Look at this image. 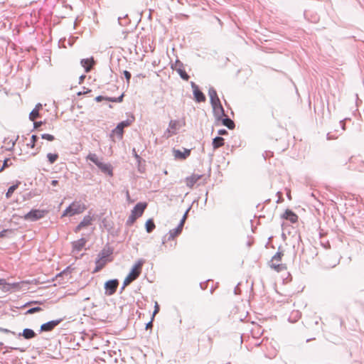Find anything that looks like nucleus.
<instances>
[{
  "instance_id": "nucleus-1",
  "label": "nucleus",
  "mask_w": 364,
  "mask_h": 364,
  "mask_svg": "<svg viewBox=\"0 0 364 364\" xmlns=\"http://www.w3.org/2000/svg\"><path fill=\"white\" fill-rule=\"evenodd\" d=\"M87 160H90L92 163H94L100 169V171L105 173L109 175V176H113V168L110 164H105L102 162L97 156L96 154L90 153L87 157Z\"/></svg>"
},
{
  "instance_id": "nucleus-2",
  "label": "nucleus",
  "mask_w": 364,
  "mask_h": 364,
  "mask_svg": "<svg viewBox=\"0 0 364 364\" xmlns=\"http://www.w3.org/2000/svg\"><path fill=\"white\" fill-rule=\"evenodd\" d=\"M146 203H138L132 209L131 215L129 216L126 221V225L131 226L134 224L136 220L142 215L144 210L146 208Z\"/></svg>"
},
{
  "instance_id": "nucleus-3",
  "label": "nucleus",
  "mask_w": 364,
  "mask_h": 364,
  "mask_svg": "<svg viewBox=\"0 0 364 364\" xmlns=\"http://www.w3.org/2000/svg\"><path fill=\"white\" fill-rule=\"evenodd\" d=\"M143 264L144 261L139 260L132 267L129 274L124 280V287H127L139 277L141 272Z\"/></svg>"
},
{
  "instance_id": "nucleus-4",
  "label": "nucleus",
  "mask_w": 364,
  "mask_h": 364,
  "mask_svg": "<svg viewBox=\"0 0 364 364\" xmlns=\"http://www.w3.org/2000/svg\"><path fill=\"white\" fill-rule=\"evenodd\" d=\"M86 209L84 204L80 202L72 203L63 212L62 217L73 216L82 213Z\"/></svg>"
},
{
  "instance_id": "nucleus-5",
  "label": "nucleus",
  "mask_w": 364,
  "mask_h": 364,
  "mask_svg": "<svg viewBox=\"0 0 364 364\" xmlns=\"http://www.w3.org/2000/svg\"><path fill=\"white\" fill-rule=\"evenodd\" d=\"M48 213L46 210L32 209L22 218L24 220L28 222H35L45 217Z\"/></svg>"
},
{
  "instance_id": "nucleus-6",
  "label": "nucleus",
  "mask_w": 364,
  "mask_h": 364,
  "mask_svg": "<svg viewBox=\"0 0 364 364\" xmlns=\"http://www.w3.org/2000/svg\"><path fill=\"white\" fill-rule=\"evenodd\" d=\"M280 247L279 248V250ZM284 254L281 251H278L272 258L271 261L269 262V266L271 268L276 270L277 272H282L284 269H286V267L284 264L282 263H279L282 260V257H283Z\"/></svg>"
},
{
  "instance_id": "nucleus-7",
  "label": "nucleus",
  "mask_w": 364,
  "mask_h": 364,
  "mask_svg": "<svg viewBox=\"0 0 364 364\" xmlns=\"http://www.w3.org/2000/svg\"><path fill=\"white\" fill-rule=\"evenodd\" d=\"M134 121V117L132 116L131 118L119 122L117 127L112 130V132L117 135L119 139H122L124 134V129L130 126Z\"/></svg>"
},
{
  "instance_id": "nucleus-8",
  "label": "nucleus",
  "mask_w": 364,
  "mask_h": 364,
  "mask_svg": "<svg viewBox=\"0 0 364 364\" xmlns=\"http://www.w3.org/2000/svg\"><path fill=\"white\" fill-rule=\"evenodd\" d=\"M119 285V281L117 279H110L105 282V294L108 296L114 294Z\"/></svg>"
},
{
  "instance_id": "nucleus-9",
  "label": "nucleus",
  "mask_w": 364,
  "mask_h": 364,
  "mask_svg": "<svg viewBox=\"0 0 364 364\" xmlns=\"http://www.w3.org/2000/svg\"><path fill=\"white\" fill-rule=\"evenodd\" d=\"M183 228L181 224L169 231L168 235L164 236L162 239V244L164 245L167 241L173 240L176 236L179 235L182 232Z\"/></svg>"
},
{
  "instance_id": "nucleus-10",
  "label": "nucleus",
  "mask_w": 364,
  "mask_h": 364,
  "mask_svg": "<svg viewBox=\"0 0 364 364\" xmlns=\"http://www.w3.org/2000/svg\"><path fill=\"white\" fill-rule=\"evenodd\" d=\"M63 321V318L52 320L41 326L40 332H49L53 331L57 326Z\"/></svg>"
},
{
  "instance_id": "nucleus-11",
  "label": "nucleus",
  "mask_w": 364,
  "mask_h": 364,
  "mask_svg": "<svg viewBox=\"0 0 364 364\" xmlns=\"http://www.w3.org/2000/svg\"><path fill=\"white\" fill-rule=\"evenodd\" d=\"M191 87L193 88V92L194 99L198 102H202L205 101V95L200 90L198 86L193 82H191Z\"/></svg>"
},
{
  "instance_id": "nucleus-12",
  "label": "nucleus",
  "mask_w": 364,
  "mask_h": 364,
  "mask_svg": "<svg viewBox=\"0 0 364 364\" xmlns=\"http://www.w3.org/2000/svg\"><path fill=\"white\" fill-rule=\"evenodd\" d=\"M211 105L213 109L214 115L218 120H220L222 117L225 116V110L220 102Z\"/></svg>"
},
{
  "instance_id": "nucleus-13",
  "label": "nucleus",
  "mask_w": 364,
  "mask_h": 364,
  "mask_svg": "<svg viewBox=\"0 0 364 364\" xmlns=\"http://www.w3.org/2000/svg\"><path fill=\"white\" fill-rule=\"evenodd\" d=\"M173 156L176 159L180 160H184L187 159L191 154V149H183V151L179 149L173 150Z\"/></svg>"
},
{
  "instance_id": "nucleus-14",
  "label": "nucleus",
  "mask_w": 364,
  "mask_h": 364,
  "mask_svg": "<svg viewBox=\"0 0 364 364\" xmlns=\"http://www.w3.org/2000/svg\"><path fill=\"white\" fill-rule=\"evenodd\" d=\"M92 220V219L91 216H85L82 220L75 227L74 231L75 232H80L83 228L90 225Z\"/></svg>"
},
{
  "instance_id": "nucleus-15",
  "label": "nucleus",
  "mask_w": 364,
  "mask_h": 364,
  "mask_svg": "<svg viewBox=\"0 0 364 364\" xmlns=\"http://www.w3.org/2000/svg\"><path fill=\"white\" fill-rule=\"evenodd\" d=\"M37 336L36 333L31 328H24L21 333L18 334V336H23L26 340H30Z\"/></svg>"
},
{
  "instance_id": "nucleus-16",
  "label": "nucleus",
  "mask_w": 364,
  "mask_h": 364,
  "mask_svg": "<svg viewBox=\"0 0 364 364\" xmlns=\"http://www.w3.org/2000/svg\"><path fill=\"white\" fill-rule=\"evenodd\" d=\"M176 64H179V68H176V70L177 71L180 77L184 80H188L190 76L183 69V64L179 60H176Z\"/></svg>"
},
{
  "instance_id": "nucleus-17",
  "label": "nucleus",
  "mask_w": 364,
  "mask_h": 364,
  "mask_svg": "<svg viewBox=\"0 0 364 364\" xmlns=\"http://www.w3.org/2000/svg\"><path fill=\"white\" fill-rule=\"evenodd\" d=\"M87 240L84 237L79 239L78 240L73 242V251L80 252L85 245Z\"/></svg>"
},
{
  "instance_id": "nucleus-18",
  "label": "nucleus",
  "mask_w": 364,
  "mask_h": 364,
  "mask_svg": "<svg viewBox=\"0 0 364 364\" xmlns=\"http://www.w3.org/2000/svg\"><path fill=\"white\" fill-rule=\"evenodd\" d=\"M80 64L85 68V71L86 73H89L91 70L92 67L94 64L93 58H91L82 59L80 61Z\"/></svg>"
},
{
  "instance_id": "nucleus-19",
  "label": "nucleus",
  "mask_w": 364,
  "mask_h": 364,
  "mask_svg": "<svg viewBox=\"0 0 364 364\" xmlns=\"http://www.w3.org/2000/svg\"><path fill=\"white\" fill-rule=\"evenodd\" d=\"M283 218L289 220L291 223H296L298 220V216L291 210H286L282 215Z\"/></svg>"
},
{
  "instance_id": "nucleus-20",
  "label": "nucleus",
  "mask_w": 364,
  "mask_h": 364,
  "mask_svg": "<svg viewBox=\"0 0 364 364\" xmlns=\"http://www.w3.org/2000/svg\"><path fill=\"white\" fill-rule=\"evenodd\" d=\"M208 95L210 97V104L214 105L220 102V99L218 96L216 90L213 87H210L208 90Z\"/></svg>"
},
{
  "instance_id": "nucleus-21",
  "label": "nucleus",
  "mask_w": 364,
  "mask_h": 364,
  "mask_svg": "<svg viewBox=\"0 0 364 364\" xmlns=\"http://www.w3.org/2000/svg\"><path fill=\"white\" fill-rule=\"evenodd\" d=\"M203 176L199 174H193L192 176L186 178V185L191 188L195 183L201 178Z\"/></svg>"
},
{
  "instance_id": "nucleus-22",
  "label": "nucleus",
  "mask_w": 364,
  "mask_h": 364,
  "mask_svg": "<svg viewBox=\"0 0 364 364\" xmlns=\"http://www.w3.org/2000/svg\"><path fill=\"white\" fill-rule=\"evenodd\" d=\"M220 120L222 121V124L223 126H225L229 129H232L235 127L234 122L227 115L225 114L223 117H222Z\"/></svg>"
},
{
  "instance_id": "nucleus-23",
  "label": "nucleus",
  "mask_w": 364,
  "mask_h": 364,
  "mask_svg": "<svg viewBox=\"0 0 364 364\" xmlns=\"http://www.w3.org/2000/svg\"><path fill=\"white\" fill-rule=\"evenodd\" d=\"M42 108V105L38 103L36 105V107L29 114V119L31 121H34V119L39 117V110Z\"/></svg>"
},
{
  "instance_id": "nucleus-24",
  "label": "nucleus",
  "mask_w": 364,
  "mask_h": 364,
  "mask_svg": "<svg viewBox=\"0 0 364 364\" xmlns=\"http://www.w3.org/2000/svg\"><path fill=\"white\" fill-rule=\"evenodd\" d=\"M213 147L214 149H217L224 144V139L222 136H216L213 140Z\"/></svg>"
},
{
  "instance_id": "nucleus-25",
  "label": "nucleus",
  "mask_w": 364,
  "mask_h": 364,
  "mask_svg": "<svg viewBox=\"0 0 364 364\" xmlns=\"http://www.w3.org/2000/svg\"><path fill=\"white\" fill-rule=\"evenodd\" d=\"M156 228L153 219H149L145 224V228L148 233H151Z\"/></svg>"
},
{
  "instance_id": "nucleus-26",
  "label": "nucleus",
  "mask_w": 364,
  "mask_h": 364,
  "mask_svg": "<svg viewBox=\"0 0 364 364\" xmlns=\"http://www.w3.org/2000/svg\"><path fill=\"white\" fill-rule=\"evenodd\" d=\"M19 184H20V183L18 182L17 183L14 184L9 188L7 192L6 193V198H10L11 197L14 192L18 188Z\"/></svg>"
},
{
  "instance_id": "nucleus-27",
  "label": "nucleus",
  "mask_w": 364,
  "mask_h": 364,
  "mask_svg": "<svg viewBox=\"0 0 364 364\" xmlns=\"http://www.w3.org/2000/svg\"><path fill=\"white\" fill-rule=\"evenodd\" d=\"M95 263H96V267L93 271L94 273H96V272H98L99 271H100L105 265L106 262H105V260H101V259H97Z\"/></svg>"
},
{
  "instance_id": "nucleus-28",
  "label": "nucleus",
  "mask_w": 364,
  "mask_h": 364,
  "mask_svg": "<svg viewBox=\"0 0 364 364\" xmlns=\"http://www.w3.org/2000/svg\"><path fill=\"white\" fill-rule=\"evenodd\" d=\"M0 286H3V288L6 291H9L11 288V287H15L16 286V284H9L6 282V279H0Z\"/></svg>"
},
{
  "instance_id": "nucleus-29",
  "label": "nucleus",
  "mask_w": 364,
  "mask_h": 364,
  "mask_svg": "<svg viewBox=\"0 0 364 364\" xmlns=\"http://www.w3.org/2000/svg\"><path fill=\"white\" fill-rule=\"evenodd\" d=\"M47 159H48V161H49V163L50 164H54L57 159H58V154H52V153H48L47 154Z\"/></svg>"
},
{
  "instance_id": "nucleus-30",
  "label": "nucleus",
  "mask_w": 364,
  "mask_h": 364,
  "mask_svg": "<svg viewBox=\"0 0 364 364\" xmlns=\"http://www.w3.org/2000/svg\"><path fill=\"white\" fill-rule=\"evenodd\" d=\"M43 309L42 308L39 307V306H36V307H32V308H30L29 309H28L26 312V314H35V313H37V312H40Z\"/></svg>"
},
{
  "instance_id": "nucleus-31",
  "label": "nucleus",
  "mask_w": 364,
  "mask_h": 364,
  "mask_svg": "<svg viewBox=\"0 0 364 364\" xmlns=\"http://www.w3.org/2000/svg\"><path fill=\"white\" fill-rule=\"evenodd\" d=\"M12 165L11 161L10 159H5L4 160L3 166L0 168V171H2L4 168L9 167Z\"/></svg>"
},
{
  "instance_id": "nucleus-32",
  "label": "nucleus",
  "mask_w": 364,
  "mask_h": 364,
  "mask_svg": "<svg viewBox=\"0 0 364 364\" xmlns=\"http://www.w3.org/2000/svg\"><path fill=\"white\" fill-rule=\"evenodd\" d=\"M38 139L39 138H38V136L37 135L33 134L31 136V142H30V146H31V148H34L35 147L36 144L38 141Z\"/></svg>"
},
{
  "instance_id": "nucleus-33",
  "label": "nucleus",
  "mask_w": 364,
  "mask_h": 364,
  "mask_svg": "<svg viewBox=\"0 0 364 364\" xmlns=\"http://www.w3.org/2000/svg\"><path fill=\"white\" fill-rule=\"evenodd\" d=\"M41 138L50 141H52L55 139V136L50 134H41Z\"/></svg>"
},
{
  "instance_id": "nucleus-34",
  "label": "nucleus",
  "mask_w": 364,
  "mask_h": 364,
  "mask_svg": "<svg viewBox=\"0 0 364 364\" xmlns=\"http://www.w3.org/2000/svg\"><path fill=\"white\" fill-rule=\"evenodd\" d=\"M123 73H124V77L127 80V83L129 84L130 82V79L132 77L131 73L127 70H124Z\"/></svg>"
},
{
  "instance_id": "nucleus-35",
  "label": "nucleus",
  "mask_w": 364,
  "mask_h": 364,
  "mask_svg": "<svg viewBox=\"0 0 364 364\" xmlns=\"http://www.w3.org/2000/svg\"><path fill=\"white\" fill-rule=\"evenodd\" d=\"M178 122L176 120H171L169 122V128L171 129H176L177 126Z\"/></svg>"
},
{
  "instance_id": "nucleus-36",
  "label": "nucleus",
  "mask_w": 364,
  "mask_h": 364,
  "mask_svg": "<svg viewBox=\"0 0 364 364\" xmlns=\"http://www.w3.org/2000/svg\"><path fill=\"white\" fill-rule=\"evenodd\" d=\"M108 255L105 253V250H102L99 253L97 259L104 260V259Z\"/></svg>"
},
{
  "instance_id": "nucleus-37",
  "label": "nucleus",
  "mask_w": 364,
  "mask_h": 364,
  "mask_svg": "<svg viewBox=\"0 0 364 364\" xmlns=\"http://www.w3.org/2000/svg\"><path fill=\"white\" fill-rule=\"evenodd\" d=\"M132 154L134 157L136 159V161L140 163L141 158L138 155V154L136 151V149L134 148L132 149Z\"/></svg>"
},
{
  "instance_id": "nucleus-38",
  "label": "nucleus",
  "mask_w": 364,
  "mask_h": 364,
  "mask_svg": "<svg viewBox=\"0 0 364 364\" xmlns=\"http://www.w3.org/2000/svg\"><path fill=\"white\" fill-rule=\"evenodd\" d=\"M189 210H190V208H188V209L186 211L185 214L183 215V216L182 219H181V221H180V223H179V224H181V225H182V228H183V225H184L185 220H186V219L187 214H188V212L189 211Z\"/></svg>"
},
{
  "instance_id": "nucleus-39",
  "label": "nucleus",
  "mask_w": 364,
  "mask_h": 364,
  "mask_svg": "<svg viewBox=\"0 0 364 364\" xmlns=\"http://www.w3.org/2000/svg\"><path fill=\"white\" fill-rule=\"evenodd\" d=\"M159 305L158 304L157 302L155 303V305H154V313H153V317L159 311Z\"/></svg>"
},
{
  "instance_id": "nucleus-40",
  "label": "nucleus",
  "mask_w": 364,
  "mask_h": 364,
  "mask_svg": "<svg viewBox=\"0 0 364 364\" xmlns=\"http://www.w3.org/2000/svg\"><path fill=\"white\" fill-rule=\"evenodd\" d=\"M106 97H107L99 95V96L95 97V101L97 102H102L103 100H106Z\"/></svg>"
},
{
  "instance_id": "nucleus-41",
  "label": "nucleus",
  "mask_w": 364,
  "mask_h": 364,
  "mask_svg": "<svg viewBox=\"0 0 364 364\" xmlns=\"http://www.w3.org/2000/svg\"><path fill=\"white\" fill-rule=\"evenodd\" d=\"M0 332H2V333H11L12 334H15L14 332L7 329V328H2V327H0Z\"/></svg>"
},
{
  "instance_id": "nucleus-42",
  "label": "nucleus",
  "mask_w": 364,
  "mask_h": 364,
  "mask_svg": "<svg viewBox=\"0 0 364 364\" xmlns=\"http://www.w3.org/2000/svg\"><path fill=\"white\" fill-rule=\"evenodd\" d=\"M6 348H9L11 350H19L20 352H24L25 351V349L21 348H16V347L6 346Z\"/></svg>"
},
{
  "instance_id": "nucleus-43",
  "label": "nucleus",
  "mask_w": 364,
  "mask_h": 364,
  "mask_svg": "<svg viewBox=\"0 0 364 364\" xmlns=\"http://www.w3.org/2000/svg\"><path fill=\"white\" fill-rule=\"evenodd\" d=\"M218 134L219 135H225V134H228V131L225 129H222L218 130Z\"/></svg>"
},
{
  "instance_id": "nucleus-44",
  "label": "nucleus",
  "mask_w": 364,
  "mask_h": 364,
  "mask_svg": "<svg viewBox=\"0 0 364 364\" xmlns=\"http://www.w3.org/2000/svg\"><path fill=\"white\" fill-rule=\"evenodd\" d=\"M43 124V122H34V128L38 129Z\"/></svg>"
},
{
  "instance_id": "nucleus-45",
  "label": "nucleus",
  "mask_w": 364,
  "mask_h": 364,
  "mask_svg": "<svg viewBox=\"0 0 364 364\" xmlns=\"http://www.w3.org/2000/svg\"><path fill=\"white\" fill-rule=\"evenodd\" d=\"M106 100L112 102H117L116 97H107Z\"/></svg>"
},
{
  "instance_id": "nucleus-46",
  "label": "nucleus",
  "mask_w": 364,
  "mask_h": 364,
  "mask_svg": "<svg viewBox=\"0 0 364 364\" xmlns=\"http://www.w3.org/2000/svg\"><path fill=\"white\" fill-rule=\"evenodd\" d=\"M123 98H124V94H122L118 97H116L117 102H122L123 101Z\"/></svg>"
},
{
  "instance_id": "nucleus-47",
  "label": "nucleus",
  "mask_w": 364,
  "mask_h": 364,
  "mask_svg": "<svg viewBox=\"0 0 364 364\" xmlns=\"http://www.w3.org/2000/svg\"><path fill=\"white\" fill-rule=\"evenodd\" d=\"M9 231V230H4L0 232V238L6 236V233Z\"/></svg>"
},
{
  "instance_id": "nucleus-48",
  "label": "nucleus",
  "mask_w": 364,
  "mask_h": 364,
  "mask_svg": "<svg viewBox=\"0 0 364 364\" xmlns=\"http://www.w3.org/2000/svg\"><path fill=\"white\" fill-rule=\"evenodd\" d=\"M340 124L341 126L342 129L345 130L346 129L345 119L340 121Z\"/></svg>"
},
{
  "instance_id": "nucleus-49",
  "label": "nucleus",
  "mask_w": 364,
  "mask_h": 364,
  "mask_svg": "<svg viewBox=\"0 0 364 364\" xmlns=\"http://www.w3.org/2000/svg\"><path fill=\"white\" fill-rule=\"evenodd\" d=\"M58 183H59V182H58V180H53V181H51V182H50V184H51V186H56L58 184Z\"/></svg>"
},
{
  "instance_id": "nucleus-50",
  "label": "nucleus",
  "mask_w": 364,
  "mask_h": 364,
  "mask_svg": "<svg viewBox=\"0 0 364 364\" xmlns=\"http://www.w3.org/2000/svg\"><path fill=\"white\" fill-rule=\"evenodd\" d=\"M152 326H153V324H152V321H149V323H146V329H149V328H151Z\"/></svg>"
},
{
  "instance_id": "nucleus-51",
  "label": "nucleus",
  "mask_w": 364,
  "mask_h": 364,
  "mask_svg": "<svg viewBox=\"0 0 364 364\" xmlns=\"http://www.w3.org/2000/svg\"><path fill=\"white\" fill-rule=\"evenodd\" d=\"M85 75H82L80 77V78H79V80H80V82H80V83H82V82H83V80H85Z\"/></svg>"
},
{
  "instance_id": "nucleus-52",
  "label": "nucleus",
  "mask_w": 364,
  "mask_h": 364,
  "mask_svg": "<svg viewBox=\"0 0 364 364\" xmlns=\"http://www.w3.org/2000/svg\"><path fill=\"white\" fill-rule=\"evenodd\" d=\"M171 68L173 69L176 70V68H179V64H176V63H175L173 65H172Z\"/></svg>"
},
{
  "instance_id": "nucleus-53",
  "label": "nucleus",
  "mask_w": 364,
  "mask_h": 364,
  "mask_svg": "<svg viewBox=\"0 0 364 364\" xmlns=\"http://www.w3.org/2000/svg\"><path fill=\"white\" fill-rule=\"evenodd\" d=\"M38 303H39V301H31V302H30V303H27V304H26V306H27V305H28V304H38Z\"/></svg>"
},
{
  "instance_id": "nucleus-54",
  "label": "nucleus",
  "mask_w": 364,
  "mask_h": 364,
  "mask_svg": "<svg viewBox=\"0 0 364 364\" xmlns=\"http://www.w3.org/2000/svg\"><path fill=\"white\" fill-rule=\"evenodd\" d=\"M200 288H201L202 289H206V287H205V286H204V284H203V283H200Z\"/></svg>"
},
{
  "instance_id": "nucleus-55",
  "label": "nucleus",
  "mask_w": 364,
  "mask_h": 364,
  "mask_svg": "<svg viewBox=\"0 0 364 364\" xmlns=\"http://www.w3.org/2000/svg\"><path fill=\"white\" fill-rule=\"evenodd\" d=\"M90 92V90H87V92H85V93H87V92ZM83 93H84V92H79L77 93V95H82Z\"/></svg>"
},
{
  "instance_id": "nucleus-56",
  "label": "nucleus",
  "mask_w": 364,
  "mask_h": 364,
  "mask_svg": "<svg viewBox=\"0 0 364 364\" xmlns=\"http://www.w3.org/2000/svg\"><path fill=\"white\" fill-rule=\"evenodd\" d=\"M319 320H321V318L316 319V320L314 321L315 325H318V324Z\"/></svg>"
},
{
  "instance_id": "nucleus-57",
  "label": "nucleus",
  "mask_w": 364,
  "mask_h": 364,
  "mask_svg": "<svg viewBox=\"0 0 364 364\" xmlns=\"http://www.w3.org/2000/svg\"><path fill=\"white\" fill-rule=\"evenodd\" d=\"M129 191H127V198L129 199Z\"/></svg>"
},
{
  "instance_id": "nucleus-58",
  "label": "nucleus",
  "mask_w": 364,
  "mask_h": 364,
  "mask_svg": "<svg viewBox=\"0 0 364 364\" xmlns=\"http://www.w3.org/2000/svg\"><path fill=\"white\" fill-rule=\"evenodd\" d=\"M355 97H356L357 100H358L359 99H358V94L355 95Z\"/></svg>"
},
{
  "instance_id": "nucleus-59",
  "label": "nucleus",
  "mask_w": 364,
  "mask_h": 364,
  "mask_svg": "<svg viewBox=\"0 0 364 364\" xmlns=\"http://www.w3.org/2000/svg\"><path fill=\"white\" fill-rule=\"evenodd\" d=\"M125 287H124V285L122 286V287H121V289L123 290L124 289Z\"/></svg>"
},
{
  "instance_id": "nucleus-60",
  "label": "nucleus",
  "mask_w": 364,
  "mask_h": 364,
  "mask_svg": "<svg viewBox=\"0 0 364 364\" xmlns=\"http://www.w3.org/2000/svg\"><path fill=\"white\" fill-rule=\"evenodd\" d=\"M4 343L2 342H0V346H3Z\"/></svg>"
}]
</instances>
